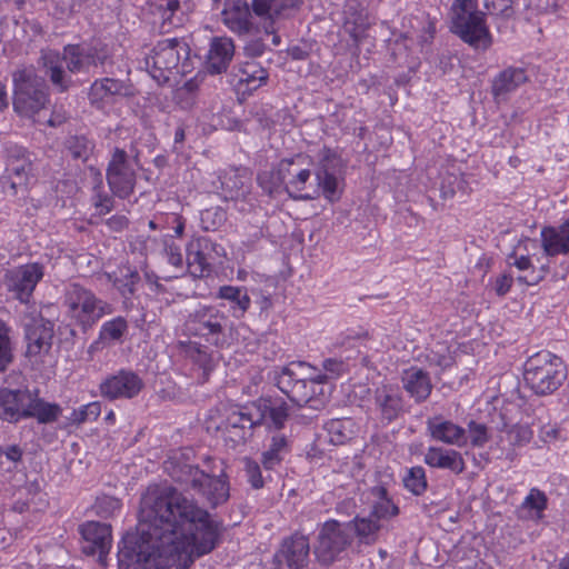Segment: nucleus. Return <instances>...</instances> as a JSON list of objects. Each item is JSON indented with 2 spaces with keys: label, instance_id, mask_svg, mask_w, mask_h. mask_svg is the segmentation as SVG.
<instances>
[{
  "label": "nucleus",
  "instance_id": "obj_1",
  "mask_svg": "<svg viewBox=\"0 0 569 569\" xmlns=\"http://www.w3.org/2000/svg\"><path fill=\"white\" fill-rule=\"evenodd\" d=\"M219 523L174 487L149 488L136 532L119 545L120 569H188L218 545Z\"/></svg>",
  "mask_w": 569,
  "mask_h": 569
},
{
  "label": "nucleus",
  "instance_id": "obj_2",
  "mask_svg": "<svg viewBox=\"0 0 569 569\" xmlns=\"http://www.w3.org/2000/svg\"><path fill=\"white\" fill-rule=\"evenodd\" d=\"M309 163L310 158L302 153L284 158L278 163L279 174L284 179L288 196L295 200H312L319 196H323L330 202L339 200L341 196L338 177L340 159L337 153L329 148L320 151L315 171L317 181L315 186L308 184L311 170L306 166Z\"/></svg>",
  "mask_w": 569,
  "mask_h": 569
},
{
  "label": "nucleus",
  "instance_id": "obj_3",
  "mask_svg": "<svg viewBox=\"0 0 569 569\" xmlns=\"http://www.w3.org/2000/svg\"><path fill=\"white\" fill-rule=\"evenodd\" d=\"M52 86L59 92H66L73 86L70 73H89L92 68L112 64L109 47L102 42L76 43L63 47L62 52L42 49L38 59Z\"/></svg>",
  "mask_w": 569,
  "mask_h": 569
},
{
  "label": "nucleus",
  "instance_id": "obj_4",
  "mask_svg": "<svg viewBox=\"0 0 569 569\" xmlns=\"http://www.w3.org/2000/svg\"><path fill=\"white\" fill-rule=\"evenodd\" d=\"M207 469H200L190 461V451L174 452L163 462L164 472L176 482L191 488L207 503L216 508L229 498V485L224 472V463L208 457Z\"/></svg>",
  "mask_w": 569,
  "mask_h": 569
},
{
  "label": "nucleus",
  "instance_id": "obj_5",
  "mask_svg": "<svg viewBox=\"0 0 569 569\" xmlns=\"http://www.w3.org/2000/svg\"><path fill=\"white\" fill-rule=\"evenodd\" d=\"M274 380L277 387L298 407L313 412L325 408L326 400L321 397V385L326 381V377L320 376L309 363L290 362L276 373Z\"/></svg>",
  "mask_w": 569,
  "mask_h": 569
},
{
  "label": "nucleus",
  "instance_id": "obj_6",
  "mask_svg": "<svg viewBox=\"0 0 569 569\" xmlns=\"http://www.w3.org/2000/svg\"><path fill=\"white\" fill-rule=\"evenodd\" d=\"M61 415V407L39 397L38 390L0 388V419L18 422L34 418L39 423L54 422Z\"/></svg>",
  "mask_w": 569,
  "mask_h": 569
},
{
  "label": "nucleus",
  "instance_id": "obj_7",
  "mask_svg": "<svg viewBox=\"0 0 569 569\" xmlns=\"http://www.w3.org/2000/svg\"><path fill=\"white\" fill-rule=\"evenodd\" d=\"M189 47L177 38L159 41L152 54L146 58V67L159 83H167L171 77L183 76L190 71Z\"/></svg>",
  "mask_w": 569,
  "mask_h": 569
},
{
  "label": "nucleus",
  "instance_id": "obj_8",
  "mask_svg": "<svg viewBox=\"0 0 569 569\" xmlns=\"http://www.w3.org/2000/svg\"><path fill=\"white\" fill-rule=\"evenodd\" d=\"M13 109L24 118L33 119L49 102V88L33 68L13 72Z\"/></svg>",
  "mask_w": 569,
  "mask_h": 569
},
{
  "label": "nucleus",
  "instance_id": "obj_9",
  "mask_svg": "<svg viewBox=\"0 0 569 569\" xmlns=\"http://www.w3.org/2000/svg\"><path fill=\"white\" fill-rule=\"evenodd\" d=\"M523 377L536 395L546 396L556 391L567 379V367L560 357L541 351L527 360Z\"/></svg>",
  "mask_w": 569,
  "mask_h": 569
},
{
  "label": "nucleus",
  "instance_id": "obj_10",
  "mask_svg": "<svg viewBox=\"0 0 569 569\" xmlns=\"http://www.w3.org/2000/svg\"><path fill=\"white\" fill-rule=\"evenodd\" d=\"M451 31L475 49L487 50L492 38L485 13L476 10L473 0H456L452 4Z\"/></svg>",
  "mask_w": 569,
  "mask_h": 569
},
{
  "label": "nucleus",
  "instance_id": "obj_11",
  "mask_svg": "<svg viewBox=\"0 0 569 569\" xmlns=\"http://www.w3.org/2000/svg\"><path fill=\"white\" fill-rule=\"evenodd\" d=\"M63 306L67 308V315L83 330L91 328L104 315L111 313V306L108 302L77 282L66 286Z\"/></svg>",
  "mask_w": 569,
  "mask_h": 569
},
{
  "label": "nucleus",
  "instance_id": "obj_12",
  "mask_svg": "<svg viewBox=\"0 0 569 569\" xmlns=\"http://www.w3.org/2000/svg\"><path fill=\"white\" fill-rule=\"evenodd\" d=\"M346 522L329 520L323 523L315 547V555L323 566H329L351 545L352 535Z\"/></svg>",
  "mask_w": 569,
  "mask_h": 569
},
{
  "label": "nucleus",
  "instance_id": "obj_13",
  "mask_svg": "<svg viewBox=\"0 0 569 569\" xmlns=\"http://www.w3.org/2000/svg\"><path fill=\"white\" fill-rule=\"evenodd\" d=\"M136 171L123 149L116 148L107 168V181L112 193L121 199L134 190Z\"/></svg>",
  "mask_w": 569,
  "mask_h": 569
},
{
  "label": "nucleus",
  "instance_id": "obj_14",
  "mask_svg": "<svg viewBox=\"0 0 569 569\" xmlns=\"http://www.w3.org/2000/svg\"><path fill=\"white\" fill-rule=\"evenodd\" d=\"M222 250L219 244L207 237L191 241L187 248V266L190 274L194 278L210 274L213 266L222 256Z\"/></svg>",
  "mask_w": 569,
  "mask_h": 569
},
{
  "label": "nucleus",
  "instance_id": "obj_15",
  "mask_svg": "<svg viewBox=\"0 0 569 569\" xmlns=\"http://www.w3.org/2000/svg\"><path fill=\"white\" fill-rule=\"evenodd\" d=\"M24 339L27 342L26 355L37 357L47 353L51 349L53 338V322L41 315H29L23 320Z\"/></svg>",
  "mask_w": 569,
  "mask_h": 569
},
{
  "label": "nucleus",
  "instance_id": "obj_16",
  "mask_svg": "<svg viewBox=\"0 0 569 569\" xmlns=\"http://www.w3.org/2000/svg\"><path fill=\"white\" fill-rule=\"evenodd\" d=\"M43 266L38 262L27 263L7 274V286L17 299L28 302L38 282L43 278Z\"/></svg>",
  "mask_w": 569,
  "mask_h": 569
},
{
  "label": "nucleus",
  "instance_id": "obj_17",
  "mask_svg": "<svg viewBox=\"0 0 569 569\" xmlns=\"http://www.w3.org/2000/svg\"><path fill=\"white\" fill-rule=\"evenodd\" d=\"M251 410L257 426L263 425L270 430H281L289 418V406L281 398H260L251 402Z\"/></svg>",
  "mask_w": 569,
  "mask_h": 569
},
{
  "label": "nucleus",
  "instance_id": "obj_18",
  "mask_svg": "<svg viewBox=\"0 0 569 569\" xmlns=\"http://www.w3.org/2000/svg\"><path fill=\"white\" fill-rule=\"evenodd\" d=\"M310 545L307 537L293 535L286 539L274 556L278 569H302L309 559Z\"/></svg>",
  "mask_w": 569,
  "mask_h": 569
},
{
  "label": "nucleus",
  "instance_id": "obj_19",
  "mask_svg": "<svg viewBox=\"0 0 569 569\" xmlns=\"http://www.w3.org/2000/svg\"><path fill=\"white\" fill-rule=\"evenodd\" d=\"M141 378L129 370H120L117 375L108 377L101 385L100 391L104 398L110 400L118 398L131 399L142 389Z\"/></svg>",
  "mask_w": 569,
  "mask_h": 569
},
{
  "label": "nucleus",
  "instance_id": "obj_20",
  "mask_svg": "<svg viewBox=\"0 0 569 569\" xmlns=\"http://www.w3.org/2000/svg\"><path fill=\"white\" fill-rule=\"evenodd\" d=\"M82 537L81 549L86 555L96 553L102 558L111 546V527L107 523L88 521L79 527Z\"/></svg>",
  "mask_w": 569,
  "mask_h": 569
},
{
  "label": "nucleus",
  "instance_id": "obj_21",
  "mask_svg": "<svg viewBox=\"0 0 569 569\" xmlns=\"http://www.w3.org/2000/svg\"><path fill=\"white\" fill-rule=\"evenodd\" d=\"M373 405L383 423H390L405 412V400L397 387L383 385L375 390Z\"/></svg>",
  "mask_w": 569,
  "mask_h": 569
},
{
  "label": "nucleus",
  "instance_id": "obj_22",
  "mask_svg": "<svg viewBox=\"0 0 569 569\" xmlns=\"http://www.w3.org/2000/svg\"><path fill=\"white\" fill-rule=\"evenodd\" d=\"M226 317L212 306L201 307L189 315L188 329L197 336L219 335Z\"/></svg>",
  "mask_w": 569,
  "mask_h": 569
},
{
  "label": "nucleus",
  "instance_id": "obj_23",
  "mask_svg": "<svg viewBox=\"0 0 569 569\" xmlns=\"http://www.w3.org/2000/svg\"><path fill=\"white\" fill-rule=\"evenodd\" d=\"M427 430L431 438L446 445L463 447L467 441L466 430L442 417H433L427 420Z\"/></svg>",
  "mask_w": 569,
  "mask_h": 569
},
{
  "label": "nucleus",
  "instance_id": "obj_24",
  "mask_svg": "<svg viewBox=\"0 0 569 569\" xmlns=\"http://www.w3.org/2000/svg\"><path fill=\"white\" fill-rule=\"evenodd\" d=\"M401 383L406 392L417 403L426 401L432 391L429 373L418 367H410L403 370L401 373Z\"/></svg>",
  "mask_w": 569,
  "mask_h": 569
},
{
  "label": "nucleus",
  "instance_id": "obj_25",
  "mask_svg": "<svg viewBox=\"0 0 569 569\" xmlns=\"http://www.w3.org/2000/svg\"><path fill=\"white\" fill-rule=\"evenodd\" d=\"M33 163L29 154L19 151V154L9 160L7 176L4 179L9 183L12 193L28 186L30 179L34 176Z\"/></svg>",
  "mask_w": 569,
  "mask_h": 569
},
{
  "label": "nucleus",
  "instance_id": "obj_26",
  "mask_svg": "<svg viewBox=\"0 0 569 569\" xmlns=\"http://www.w3.org/2000/svg\"><path fill=\"white\" fill-rule=\"evenodd\" d=\"M234 54L233 41L226 37L213 38L207 56V70L211 74L227 71Z\"/></svg>",
  "mask_w": 569,
  "mask_h": 569
},
{
  "label": "nucleus",
  "instance_id": "obj_27",
  "mask_svg": "<svg viewBox=\"0 0 569 569\" xmlns=\"http://www.w3.org/2000/svg\"><path fill=\"white\" fill-rule=\"evenodd\" d=\"M423 461L431 468L448 469L456 475L465 471L466 465L462 455L453 449L429 447Z\"/></svg>",
  "mask_w": 569,
  "mask_h": 569
},
{
  "label": "nucleus",
  "instance_id": "obj_28",
  "mask_svg": "<svg viewBox=\"0 0 569 569\" xmlns=\"http://www.w3.org/2000/svg\"><path fill=\"white\" fill-rule=\"evenodd\" d=\"M528 80L525 69L509 67L499 72L492 80L491 93L497 102L506 100L509 93Z\"/></svg>",
  "mask_w": 569,
  "mask_h": 569
},
{
  "label": "nucleus",
  "instance_id": "obj_29",
  "mask_svg": "<svg viewBox=\"0 0 569 569\" xmlns=\"http://www.w3.org/2000/svg\"><path fill=\"white\" fill-rule=\"evenodd\" d=\"M224 24L239 36L249 34L253 29L252 13L244 0H234L229 9L222 11Z\"/></svg>",
  "mask_w": 569,
  "mask_h": 569
},
{
  "label": "nucleus",
  "instance_id": "obj_30",
  "mask_svg": "<svg viewBox=\"0 0 569 569\" xmlns=\"http://www.w3.org/2000/svg\"><path fill=\"white\" fill-rule=\"evenodd\" d=\"M542 248L547 256L569 252V220L559 227H545L541 230Z\"/></svg>",
  "mask_w": 569,
  "mask_h": 569
},
{
  "label": "nucleus",
  "instance_id": "obj_31",
  "mask_svg": "<svg viewBox=\"0 0 569 569\" xmlns=\"http://www.w3.org/2000/svg\"><path fill=\"white\" fill-rule=\"evenodd\" d=\"M370 495L373 501L369 513L381 523L396 518L400 513L398 505L395 503L385 486L372 487Z\"/></svg>",
  "mask_w": 569,
  "mask_h": 569
},
{
  "label": "nucleus",
  "instance_id": "obj_32",
  "mask_svg": "<svg viewBox=\"0 0 569 569\" xmlns=\"http://www.w3.org/2000/svg\"><path fill=\"white\" fill-rule=\"evenodd\" d=\"M350 526L352 538L356 537L359 543L373 545L379 539L383 525L370 513L363 517L357 516L352 521L346 522Z\"/></svg>",
  "mask_w": 569,
  "mask_h": 569
},
{
  "label": "nucleus",
  "instance_id": "obj_33",
  "mask_svg": "<svg viewBox=\"0 0 569 569\" xmlns=\"http://www.w3.org/2000/svg\"><path fill=\"white\" fill-rule=\"evenodd\" d=\"M216 298L227 301L232 316L236 318L243 317L251 303L244 287L221 286L216 293Z\"/></svg>",
  "mask_w": 569,
  "mask_h": 569
},
{
  "label": "nucleus",
  "instance_id": "obj_34",
  "mask_svg": "<svg viewBox=\"0 0 569 569\" xmlns=\"http://www.w3.org/2000/svg\"><path fill=\"white\" fill-rule=\"evenodd\" d=\"M234 77L238 83L246 84L247 90L260 88L268 80V71L252 60L244 61L238 67Z\"/></svg>",
  "mask_w": 569,
  "mask_h": 569
},
{
  "label": "nucleus",
  "instance_id": "obj_35",
  "mask_svg": "<svg viewBox=\"0 0 569 569\" xmlns=\"http://www.w3.org/2000/svg\"><path fill=\"white\" fill-rule=\"evenodd\" d=\"M325 430L329 441L335 446H340L356 436L358 426L351 418L331 419L325 425Z\"/></svg>",
  "mask_w": 569,
  "mask_h": 569
},
{
  "label": "nucleus",
  "instance_id": "obj_36",
  "mask_svg": "<svg viewBox=\"0 0 569 569\" xmlns=\"http://www.w3.org/2000/svg\"><path fill=\"white\" fill-rule=\"evenodd\" d=\"M290 446L287 436L276 432L270 438V443L262 452V465L267 470L273 469L279 465L289 452Z\"/></svg>",
  "mask_w": 569,
  "mask_h": 569
},
{
  "label": "nucleus",
  "instance_id": "obj_37",
  "mask_svg": "<svg viewBox=\"0 0 569 569\" xmlns=\"http://www.w3.org/2000/svg\"><path fill=\"white\" fill-rule=\"evenodd\" d=\"M127 86L123 81L113 78L96 80L90 88L89 99L92 103L103 101L113 96L124 94Z\"/></svg>",
  "mask_w": 569,
  "mask_h": 569
},
{
  "label": "nucleus",
  "instance_id": "obj_38",
  "mask_svg": "<svg viewBox=\"0 0 569 569\" xmlns=\"http://www.w3.org/2000/svg\"><path fill=\"white\" fill-rule=\"evenodd\" d=\"M63 147L72 159L86 162L94 150V142L83 134H73L64 139Z\"/></svg>",
  "mask_w": 569,
  "mask_h": 569
},
{
  "label": "nucleus",
  "instance_id": "obj_39",
  "mask_svg": "<svg viewBox=\"0 0 569 569\" xmlns=\"http://www.w3.org/2000/svg\"><path fill=\"white\" fill-rule=\"evenodd\" d=\"M231 428H242L252 430L257 426L253 419V411L251 410V403L244 407H233L228 411L226 419L221 423Z\"/></svg>",
  "mask_w": 569,
  "mask_h": 569
},
{
  "label": "nucleus",
  "instance_id": "obj_40",
  "mask_svg": "<svg viewBox=\"0 0 569 569\" xmlns=\"http://www.w3.org/2000/svg\"><path fill=\"white\" fill-rule=\"evenodd\" d=\"M220 188L224 192L226 198H237L242 194L244 187V176L237 169H229L218 177Z\"/></svg>",
  "mask_w": 569,
  "mask_h": 569
},
{
  "label": "nucleus",
  "instance_id": "obj_41",
  "mask_svg": "<svg viewBox=\"0 0 569 569\" xmlns=\"http://www.w3.org/2000/svg\"><path fill=\"white\" fill-rule=\"evenodd\" d=\"M90 171L94 177V190L96 194L92 198L93 206L100 216L109 213L113 208V199L109 194L101 193L99 189L102 186V173L93 167H90Z\"/></svg>",
  "mask_w": 569,
  "mask_h": 569
},
{
  "label": "nucleus",
  "instance_id": "obj_42",
  "mask_svg": "<svg viewBox=\"0 0 569 569\" xmlns=\"http://www.w3.org/2000/svg\"><path fill=\"white\" fill-rule=\"evenodd\" d=\"M403 486L415 496L422 495L428 487L425 469L420 466L410 468L403 478Z\"/></svg>",
  "mask_w": 569,
  "mask_h": 569
},
{
  "label": "nucleus",
  "instance_id": "obj_43",
  "mask_svg": "<svg viewBox=\"0 0 569 569\" xmlns=\"http://www.w3.org/2000/svg\"><path fill=\"white\" fill-rule=\"evenodd\" d=\"M279 174V166L271 170L262 172L258 176V182L260 187L269 194L274 196L279 193L282 189L286 191V182L284 179L280 178Z\"/></svg>",
  "mask_w": 569,
  "mask_h": 569
},
{
  "label": "nucleus",
  "instance_id": "obj_44",
  "mask_svg": "<svg viewBox=\"0 0 569 569\" xmlns=\"http://www.w3.org/2000/svg\"><path fill=\"white\" fill-rule=\"evenodd\" d=\"M227 220V212L221 207H211L201 211L200 221L202 229L214 231Z\"/></svg>",
  "mask_w": 569,
  "mask_h": 569
},
{
  "label": "nucleus",
  "instance_id": "obj_45",
  "mask_svg": "<svg viewBox=\"0 0 569 569\" xmlns=\"http://www.w3.org/2000/svg\"><path fill=\"white\" fill-rule=\"evenodd\" d=\"M12 361L13 352L9 328L0 320V371H4Z\"/></svg>",
  "mask_w": 569,
  "mask_h": 569
},
{
  "label": "nucleus",
  "instance_id": "obj_46",
  "mask_svg": "<svg viewBox=\"0 0 569 569\" xmlns=\"http://www.w3.org/2000/svg\"><path fill=\"white\" fill-rule=\"evenodd\" d=\"M127 320L122 317H117L103 323L100 331V338L102 340H120L123 333L127 331Z\"/></svg>",
  "mask_w": 569,
  "mask_h": 569
},
{
  "label": "nucleus",
  "instance_id": "obj_47",
  "mask_svg": "<svg viewBox=\"0 0 569 569\" xmlns=\"http://www.w3.org/2000/svg\"><path fill=\"white\" fill-rule=\"evenodd\" d=\"M277 0H252L250 7V11L252 16H256L264 21H269L270 26H272L279 17H274Z\"/></svg>",
  "mask_w": 569,
  "mask_h": 569
},
{
  "label": "nucleus",
  "instance_id": "obj_48",
  "mask_svg": "<svg viewBox=\"0 0 569 569\" xmlns=\"http://www.w3.org/2000/svg\"><path fill=\"white\" fill-rule=\"evenodd\" d=\"M164 3H159L156 6L153 11L154 14H158L162 24L161 28L166 29L167 27L177 26L179 21L173 20L174 12L180 8V3L178 0H163Z\"/></svg>",
  "mask_w": 569,
  "mask_h": 569
},
{
  "label": "nucleus",
  "instance_id": "obj_49",
  "mask_svg": "<svg viewBox=\"0 0 569 569\" xmlns=\"http://www.w3.org/2000/svg\"><path fill=\"white\" fill-rule=\"evenodd\" d=\"M101 412V405L100 402H90L88 405H84L80 407L79 409H74L71 413V417L69 420L72 423L81 425L89 420H96Z\"/></svg>",
  "mask_w": 569,
  "mask_h": 569
},
{
  "label": "nucleus",
  "instance_id": "obj_50",
  "mask_svg": "<svg viewBox=\"0 0 569 569\" xmlns=\"http://www.w3.org/2000/svg\"><path fill=\"white\" fill-rule=\"evenodd\" d=\"M140 280V276L137 270L126 269V272L120 278L114 280V286L121 292L123 297L132 296L136 292V286Z\"/></svg>",
  "mask_w": 569,
  "mask_h": 569
},
{
  "label": "nucleus",
  "instance_id": "obj_51",
  "mask_svg": "<svg viewBox=\"0 0 569 569\" xmlns=\"http://www.w3.org/2000/svg\"><path fill=\"white\" fill-rule=\"evenodd\" d=\"M369 22L361 13L355 18L348 17L345 21V30L350 34L355 42H359L367 30Z\"/></svg>",
  "mask_w": 569,
  "mask_h": 569
},
{
  "label": "nucleus",
  "instance_id": "obj_52",
  "mask_svg": "<svg viewBox=\"0 0 569 569\" xmlns=\"http://www.w3.org/2000/svg\"><path fill=\"white\" fill-rule=\"evenodd\" d=\"M218 429L222 432L224 441L232 448L241 443H244L246 440L252 435L251 430L242 428H231L222 425L219 426Z\"/></svg>",
  "mask_w": 569,
  "mask_h": 569
},
{
  "label": "nucleus",
  "instance_id": "obj_53",
  "mask_svg": "<svg viewBox=\"0 0 569 569\" xmlns=\"http://www.w3.org/2000/svg\"><path fill=\"white\" fill-rule=\"evenodd\" d=\"M507 439L512 446H523L532 438V430L528 425H515L506 429Z\"/></svg>",
  "mask_w": 569,
  "mask_h": 569
},
{
  "label": "nucleus",
  "instance_id": "obj_54",
  "mask_svg": "<svg viewBox=\"0 0 569 569\" xmlns=\"http://www.w3.org/2000/svg\"><path fill=\"white\" fill-rule=\"evenodd\" d=\"M243 463H244V471H246L248 481L250 482L252 488H254V489L262 488L264 482H263L261 469H260V466L258 465V462L250 458H244Z\"/></svg>",
  "mask_w": 569,
  "mask_h": 569
},
{
  "label": "nucleus",
  "instance_id": "obj_55",
  "mask_svg": "<svg viewBox=\"0 0 569 569\" xmlns=\"http://www.w3.org/2000/svg\"><path fill=\"white\" fill-rule=\"evenodd\" d=\"M468 431L473 447H483L489 440L488 429L483 423L470 421L468 423Z\"/></svg>",
  "mask_w": 569,
  "mask_h": 569
},
{
  "label": "nucleus",
  "instance_id": "obj_56",
  "mask_svg": "<svg viewBox=\"0 0 569 569\" xmlns=\"http://www.w3.org/2000/svg\"><path fill=\"white\" fill-rule=\"evenodd\" d=\"M121 507L119 499L111 496H102L97 499L96 508L102 517H110Z\"/></svg>",
  "mask_w": 569,
  "mask_h": 569
},
{
  "label": "nucleus",
  "instance_id": "obj_57",
  "mask_svg": "<svg viewBox=\"0 0 569 569\" xmlns=\"http://www.w3.org/2000/svg\"><path fill=\"white\" fill-rule=\"evenodd\" d=\"M513 0H483V6L490 14L510 17Z\"/></svg>",
  "mask_w": 569,
  "mask_h": 569
},
{
  "label": "nucleus",
  "instance_id": "obj_58",
  "mask_svg": "<svg viewBox=\"0 0 569 569\" xmlns=\"http://www.w3.org/2000/svg\"><path fill=\"white\" fill-rule=\"evenodd\" d=\"M163 252L170 264L174 267H182L183 258L181 249L177 243H174V241H172L171 239L164 240Z\"/></svg>",
  "mask_w": 569,
  "mask_h": 569
},
{
  "label": "nucleus",
  "instance_id": "obj_59",
  "mask_svg": "<svg viewBox=\"0 0 569 569\" xmlns=\"http://www.w3.org/2000/svg\"><path fill=\"white\" fill-rule=\"evenodd\" d=\"M523 505L537 511H542L547 506V497L542 491L531 489Z\"/></svg>",
  "mask_w": 569,
  "mask_h": 569
},
{
  "label": "nucleus",
  "instance_id": "obj_60",
  "mask_svg": "<svg viewBox=\"0 0 569 569\" xmlns=\"http://www.w3.org/2000/svg\"><path fill=\"white\" fill-rule=\"evenodd\" d=\"M322 366L326 371L322 377H326V380L337 378L346 370V363L337 359H327Z\"/></svg>",
  "mask_w": 569,
  "mask_h": 569
},
{
  "label": "nucleus",
  "instance_id": "obj_61",
  "mask_svg": "<svg viewBox=\"0 0 569 569\" xmlns=\"http://www.w3.org/2000/svg\"><path fill=\"white\" fill-rule=\"evenodd\" d=\"M303 3V0H277L276 2V9H274V17H286V11L288 9H299Z\"/></svg>",
  "mask_w": 569,
  "mask_h": 569
},
{
  "label": "nucleus",
  "instance_id": "obj_62",
  "mask_svg": "<svg viewBox=\"0 0 569 569\" xmlns=\"http://www.w3.org/2000/svg\"><path fill=\"white\" fill-rule=\"evenodd\" d=\"M22 449L18 445L0 446V455L11 462H19L22 458Z\"/></svg>",
  "mask_w": 569,
  "mask_h": 569
},
{
  "label": "nucleus",
  "instance_id": "obj_63",
  "mask_svg": "<svg viewBox=\"0 0 569 569\" xmlns=\"http://www.w3.org/2000/svg\"><path fill=\"white\" fill-rule=\"evenodd\" d=\"M512 277L509 274H501L496 280L495 290L498 296H505L511 288Z\"/></svg>",
  "mask_w": 569,
  "mask_h": 569
},
{
  "label": "nucleus",
  "instance_id": "obj_64",
  "mask_svg": "<svg viewBox=\"0 0 569 569\" xmlns=\"http://www.w3.org/2000/svg\"><path fill=\"white\" fill-rule=\"evenodd\" d=\"M266 50V44L261 40H254L244 47L249 57H260Z\"/></svg>",
  "mask_w": 569,
  "mask_h": 569
}]
</instances>
